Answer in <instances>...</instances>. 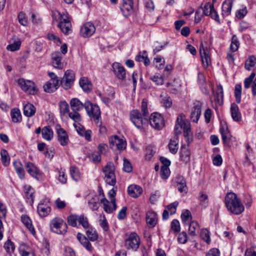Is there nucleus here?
<instances>
[{
	"instance_id": "f257e3e1",
	"label": "nucleus",
	"mask_w": 256,
	"mask_h": 256,
	"mask_svg": "<svg viewBox=\"0 0 256 256\" xmlns=\"http://www.w3.org/2000/svg\"><path fill=\"white\" fill-rule=\"evenodd\" d=\"M142 114L137 110H132L130 113V118L134 124L138 128H141L144 124H148V111L147 102L144 100L141 106Z\"/></svg>"
},
{
	"instance_id": "f03ea898",
	"label": "nucleus",
	"mask_w": 256,
	"mask_h": 256,
	"mask_svg": "<svg viewBox=\"0 0 256 256\" xmlns=\"http://www.w3.org/2000/svg\"><path fill=\"white\" fill-rule=\"evenodd\" d=\"M224 202L228 210L234 214H240L244 210V206L240 200L234 192H230L226 194Z\"/></svg>"
},
{
	"instance_id": "7ed1b4c3",
	"label": "nucleus",
	"mask_w": 256,
	"mask_h": 256,
	"mask_svg": "<svg viewBox=\"0 0 256 256\" xmlns=\"http://www.w3.org/2000/svg\"><path fill=\"white\" fill-rule=\"evenodd\" d=\"M52 22H58V26L61 32L65 34H68L72 31V24L68 14L66 12L62 14L55 10L52 12Z\"/></svg>"
},
{
	"instance_id": "20e7f679",
	"label": "nucleus",
	"mask_w": 256,
	"mask_h": 256,
	"mask_svg": "<svg viewBox=\"0 0 256 256\" xmlns=\"http://www.w3.org/2000/svg\"><path fill=\"white\" fill-rule=\"evenodd\" d=\"M176 124H178L179 130H183L185 140L188 145H189L193 140V135L190 122L186 119L184 114H181L177 117Z\"/></svg>"
},
{
	"instance_id": "39448f33",
	"label": "nucleus",
	"mask_w": 256,
	"mask_h": 256,
	"mask_svg": "<svg viewBox=\"0 0 256 256\" xmlns=\"http://www.w3.org/2000/svg\"><path fill=\"white\" fill-rule=\"evenodd\" d=\"M50 226L51 231L57 234L64 235L67 232V224L61 218L56 217L52 220Z\"/></svg>"
},
{
	"instance_id": "423d86ee",
	"label": "nucleus",
	"mask_w": 256,
	"mask_h": 256,
	"mask_svg": "<svg viewBox=\"0 0 256 256\" xmlns=\"http://www.w3.org/2000/svg\"><path fill=\"white\" fill-rule=\"evenodd\" d=\"M85 110L90 119L98 124L101 118L99 106L92 104L90 100H86L85 102Z\"/></svg>"
},
{
	"instance_id": "0eeeda50",
	"label": "nucleus",
	"mask_w": 256,
	"mask_h": 256,
	"mask_svg": "<svg viewBox=\"0 0 256 256\" xmlns=\"http://www.w3.org/2000/svg\"><path fill=\"white\" fill-rule=\"evenodd\" d=\"M114 166L112 162H109L102 168L104 174V180L107 184L114 186L116 183L114 174Z\"/></svg>"
},
{
	"instance_id": "6e6552de",
	"label": "nucleus",
	"mask_w": 256,
	"mask_h": 256,
	"mask_svg": "<svg viewBox=\"0 0 256 256\" xmlns=\"http://www.w3.org/2000/svg\"><path fill=\"white\" fill-rule=\"evenodd\" d=\"M140 238L136 232H130L126 234L125 245L128 250L136 251L140 245Z\"/></svg>"
},
{
	"instance_id": "1a4fd4ad",
	"label": "nucleus",
	"mask_w": 256,
	"mask_h": 256,
	"mask_svg": "<svg viewBox=\"0 0 256 256\" xmlns=\"http://www.w3.org/2000/svg\"><path fill=\"white\" fill-rule=\"evenodd\" d=\"M200 54L202 64L206 68L211 64L210 50L206 42L202 41L200 46Z\"/></svg>"
},
{
	"instance_id": "9d476101",
	"label": "nucleus",
	"mask_w": 256,
	"mask_h": 256,
	"mask_svg": "<svg viewBox=\"0 0 256 256\" xmlns=\"http://www.w3.org/2000/svg\"><path fill=\"white\" fill-rule=\"evenodd\" d=\"M109 142L112 148H116L118 150H123L126 148V142L123 138L114 135L109 138Z\"/></svg>"
},
{
	"instance_id": "9b49d317",
	"label": "nucleus",
	"mask_w": 256,
	"mask_h": 256,
	"mask_svg": "<svg viewBox=\"0 0 256 256\" xmlns=\"http://www.w3.org/2000/svg\"><path fill=\"white\" fill-rule=\"evenodd\" d=\"M18 84L24 91L30 94H34L37 92L34 83L30 80L20 78L18 80Z\"/></svg>"
},
{
	"instance_id": "f8f14e48",
	"label": "nucleus",
	"mask_w": 256,
	"mask_h": 256,
	"mask_svg": "<svg viewBox=\"0 0 256 256\" xmlns=\"http://www.w3.org/2000/svg\"><path fill=\"white\" fill-rule=\"evenodd\" d=\"M56 130L57 135V140L60 144L62 146H68L70 140L66 131L62 128L58 124L56 126Z\"/></svg>"
},
{
	"instance_id": "ddd939ff",
	"label": "nucleus",
	"mask_w": 256,
	"mask_h": 256,
	"mask_svg": "<svg viewBox=\"0 0 256 256\" xmlns=\"http://www.w3.org/2000/svg\"><path fill=\"white\" fill-rule=\"evenodd\" d=\"M223 89L222 86L217 87L216 92H214L211 97V102L214 108H218V106L223 104Z\"/></svg>"
},
{
	"instance_id": "4468645a",
	"label": "nucleus",
	"mask_w": 256,
	"mask_h": 256,
	"mask_svg": "<svg viewBox=\"0 0 256 256\" xmlns=\"http://www.w3.org/2000/svg\"><path fill=\"white\" fill-rule=\"evenodd\" d=\"M174 136L170 140L168 146L170 152L172 154H176L178 148V134L180 133L178 124H176L174 127Z\"/></svg>"
},
{
	"instance_id": "2eb2a0df",
	"label": "nucleus",
	"mask_w": 256,
	"mask_h": 256,
	"mask_svg": "<svg viewBox=\"0 0 256 256\" xmlns=\"http://www.w3.org/2000/svg\"><path fill=\"white\" fill-rule=\"evenodd\" d=\"M202 12L204 15L210 16L216 22L220 24V20L217 12L214 8V5L210 2L206 3L202 8Z\"/></svg>"
},
{
	"instance_id": "dca6fc26",
	"label": "nucleus",
	"mask_w": 256,
	"mask_h": 256,
	"mask_svg": "<svg viewBox=\"0 0 256 256\" xmlns=\"http://www.w3.org/2000/svg\"><path fill=\"white\" fill-rule=\"evenodd\" d=\"M74 80V74L72 70H67L61 80V84L65 90L70 88Z\"/></svg>"
},
{
	"instance_id": "f3484780",
	"label": "nucleus",
	"mask_w": 256,
	"mask_h": 256,
	"mask_svg": "<svg viewBox=\"0 0 256 256\" xmlns=\"http://www.w3.org/2000/svg\"><path fill=\"white\" fill-rule=\"evenodd\" d=\"M150 123L152 127L160 130L164 126V120L161 115L157 112L152 114L149 118Z\"/></svg>"
},
{
	"instance_id": "a211bd4d",
	"label": "nucleus",
	"mask_w": 256,
	"mask_h": 256,
	"mask_svg": "<svg viewBox=\"0 0 256 256\" xmlns=\"http://www.w3.org/2000/svg\"><path fill=\"white\" fill-rule=\"evenodd\" d=\"M112 70L116 78L121 80H125L126 76V70L120 63L114 62L112 64Z\"/></svg>"
},
{
	"instance_id": "6ab92c4d",
	"label": "nucleus",
	"mask_w": 256,
	"mask_h": 256,
	"mask_svg": "<svg viewBox=\"0 0 256 256\" xmlns=\"http://www.w3.org/2000/svg\"><path fill=\"white\" fill-rule=\"evenodd\" d=\"M96 31V28L93 24L88 22L84 24L81 28L80 35L84 38L92 36Z\"/></svg>"
},
{
	"instance_id": "aec40b11",
	"label": "nucleus",
	"mask_w": 256,
	"mask_h": 256,
	"mask_svg": "<svg viewBox=\"0 0 256 256\" xmlns=\"http://www.w3.org/2000/svg\"><path fill=\"white\" fill-rule=\"evenodd\" d=\"M202 103L200 101L194 102V106L190 114V119L194 122H197L201 115V108Z\"/></svg>"
},
{
	"instance_id": "412c9836",
	"label": "nucleus",
	"mask_w": 256,
	"mask_h": 256,
	"mask_svg": "<svg viewBox=\"0 0 256 256\" xmlns=\"http://www.w3.org/2000/svg\"><path fill=\"white\" fill-rule=\"evenodd\" d=\"M116 198H112L110 202H109L106 198H104L101 200L100 202L104 205V211L108 214H111L116 208Z\"/></svg>"
},
{
	"instance_id": "4be33fe9",
	"label": "nucleus",
	"mask_w": 256,
	"mask_h": 256,
	"mask_svg": "<svg viewBox=\"0 0 256 256\" xmlns=\"http://www.w3.org/2000/svg\"><path fill=\"white\" fill-rule=\"evenodd\" d=\"M133 0H122L120 10L124 16H128L133 11Z\"/></svg>"
},
{
	"instance_id": "5701e85b",
	"label": "nucleus",
	"mask_w": 256,
	"mask_h": 256,
	"mask_svg": "<svg viewBox=\"0 0 256 256\" xmlns=\"http://www.w3.org/2000/svg\"><path fill=\"white\" fill-rule=\"evenodd\" d=\"M62 56L59 52H55L52 54V60L54 68L58 69H62L64 67V64L62 62Z\"/></svg>"
},
{
	"instance_id": "b1692460",
	"label": "nucleus",
	"mask_w": 256,
	"mask_h": 256,
	"mask_svg": "<svg viewBox=\"0 0 256 256\" xmlns=\"http://www.w3.org/2000/svg\"><path fill=\"white\" fill-rule=\"evenodd\" d=\"M59 86V80H50L44 86V90L48 93L55 92Z\"/></svg>"
},
{
	"instance_id": "393cba45",
	"label": "nucleus",
	"mask_w": 256,
	"mask_h": 256,
	"mask_svg": "<svg viewBox=\"0 0 256 256\" xmlns=\"http://www.w3.org/2000/svg\"><path fill=\"white\" fill-rule=\"evenodd\" d=\"M76 238L81 244L88 252H92L93 250V248L91 244L89 242V240L84 236L83 234L78 232L77 234Z\"/></svg>"
},
{
	"instance_id": "a878e982",
	"label": "nucleus",
	"mask_w": 256,
	"mask_h": 256,
	"mask_svg": "<svg viewBox=\"0 0 256 256\" xmlns=\"http://www.w3.org/2000/svg\"><path fill=\"white\" fill-rule=\"evenodd\" d=\"M70 106L72 112H79L84 108H85V102L82 103L77 98H72L70 100Z\"/></svg>"
},
{
	"instance_id": "bb28decb",
	"label": "nucleus",
	"mask_w": 256,
	"mask_h": 256,
	"mask_svg": "<svg viewBox=\"0 0 256 256\" xmlns=\"http://www.w3.org/2000/svg\"><path fill=\"white\" fill-rule=\"evenodd\" d=\"M128 194L132 197L138 198L142 192V188L137 185H130L128 188Z\"/></svg>"
},
{
	"instance_id": "cd10ccee",
	"label": "nucleus",
	"mask_w": 256,
	"mask_h": 256,
	"mask_svg": "<svg viewBox=\"0 0 256 256\" xmlns=\"http://www.w3.org/2000/svg\"><path fill=\"white\" fill-rule=\"evenodd\" d=\"M37 211L41 217H45L47 216L51 211L50 206L47 204L40 203L38 206Z\"/></svg>"
},
{
	"instance_id": "c85d7f7f",
	"label": "nucleus",
	"mask_w": 256,
	"mask_h": 256,
	"mask_svg": "<svg viewBox=\"0 0 256 256\" xmlns=\"http://www.w3.org/2000/svg\"><path fill=\"white\" fill-rule=\"evenodd\" d=\"M158 217L156 214L152 211H149L146 214V222L150 227H154L156 224Z\"/></svg>"
},
{
	"instance_id": "c756f323",
	"label": "nucleus",
	"mask_w": 256,
	"mask_h": 256,
	"mask_svg": "<svg viewBox=\"0 0 256 256\" xmlns=\"http://www.w3.org/2000/svg\"><path fill=\"white\" fill-rule=\"evenodd\" d=\"M233 2L232 0H226L222 6V15L224 17L229 16L232 11Z\"/></svg>"
},
{
	"instance_id": "7c9ffc66",
	"label": "nucleus",
	"mask_w": 256,
	"mask_h": 256,
	"mask_svg": "<svg viewBox=\"0 0 256 256\" xmlns=\"http://www.w3.org/2000/svg\"><path fill=\"white\" fill-rule=\"evenodd\" d=\"M220 130L224 144H228L231 140L232 135L228 128L222 127Z\"/></svg>"
},
{
	"instance_id": "2f4dec72",
	"label": "nucleus",
	"mask_w": 256,
	"mask_h": 256,
	"mask_svg": "<svg viewBox=\"0 0 256 256\" xmlns=\"http://www.w3.org/2000/svg\"><path fill=\"white\" fill-rule=\"evenodd\" d=\"M25 168L28 173L34 178H36L39 174V170L38 168L31 162H26Z\"/></svg>"
},
{
	"instance_id": "473e14b6",
	"label": "nucleus",
	"mask_w": 256,
	"mask_h": 256,
	"mask_svg": "<svg viewBox=\"0 0 256 256\" xmlns=\"http://www.w3.org/2000/svg\"><path fill=\"white\" fill-rule=\"evenodd\" d=\"M42 137L46 140H50L54 136V132L49 126H46L42 128Z\"/></svg>"
},
{
	"instance_id": "72a5a7b5",
	"label": "nucleus",
	"mask_w": 256,
	"mask_h": 256,
	"mask_svg": "<svg viewBox=\"0 0 256 256\" xmlns=\"http://www.w3.org/2000/svg\"><path fill=\"white\" fill-rule=\"evenodd\" d=\"M86 234L88 239L91 242H95L98 239V234L96 229L92 226H90L86 229Z\"/></svg>"
},
{
	"instance_id": "f704fd0d",
	"label": "nucleus",
	"mask_w": 256,
	"mask_h": 256,
	"mask_svg": "<svg viewBox=\"0 0 256 256\" xmlns=\"http://www.w3.org/2000/svg\"><path fill=\"white\" fill-rule=\"evenodd\" d=\"M230 112L232 117L234 121L238 122L240 120L241 114L239 112L238 106L235 104H231Z\"/></svg>"
},
{
	"instance_id": "c9c22d12",
	"label": "nucleus",
	"mask_w": 256,
	"mask_h": 256,
	"mask_svg": "<svg viewBox=\"0 0 256 256\" xmlns=\"http://www.w3.org/2000/svg\"><path fill=\"white\" fill-rule=\"evenodd\" d=\"M36 112L35 106L30 103H28L24 106V114L28 117L33 116Z\"/></svg>"
},
{
	"instance_id": "e433bc0d",
	"label": "nucleus",
	"mask_w": 256,
	"mask_h": 256,
	"mask_svg": "<svg viewBox=\"0 0 256 256\" xmlns=\"http://www.w3.org/2000/svg\"><path fill=\"white\" fill-rule=\"evenodd\" d=\"M13 165L20 178H23L24 177V171L21 162L20 160H14Z\"/></svg>"
},
{
	"instance_id": "4c0bfd02",
	"label": "nucleus",
	"mask_w": 256,
	"mask_h": 256,
	"mask_svg": "<svg viewBox=\"0 0 256 256\" xmlns=\"http://www.w3.org/2000/svg\"><path fill=\"white\" fill-rule=\"evenodd\" d=\"M21 44L20 39L17 37L14 38V42L7 46L6 49L11 52L18 50L20 49Z\"/></svg>"
},
{
	"instance_id": "58836bf2",
	"label": "nucleus",
	"mask_w": 256,
	"mask_h": 256,
	"mask_svg": "<svg viewBox=\"0 0 256 256\" xmlns=\"http://www.w3.org/2000/svg\"><path fill=\"white\" fill-rule=\"evenodd\" d=\"M79 83L80 87L86 92H88L92 89V84L87 78H81Z\"/></svg>"
},
{
	"instance_id": "ea45409f",
	"label": "nucleus",
	"mask_w": 256,
	"mask_h": 256,
	"mask_svg": "<svg viewBox=\"0 0 256 256\" xmlns=\"http://www.w3.org/2000/svg\"><path fill=\"white\" fill-rule=\"evenodd\" d=\"M10 116L14 122H20L22 121V115L18 108H14L12 109Z\"/></svg>"
},
{
	"instance_id": "a19ab883",
	"label": "nucleus",
	"mask_w": 256,
	"mask_h": 256,
	"mask_svg": "<svg viewBox=\"0 0 256 256\" xmlns=\"http://www.w3.org/2000/svg\"><path fill=\"white\" fill-rule=\"evenodd\" d=\"M21 219L22 223L26 226L28 229V230L32 234L35 233L34 229L32 222L28 216L26 215H22L21 216Z\"/></svg>"
},
{
	"instance_id": "79ce46f5",
	"label": "nucleus",
	"mask_w": 256,
	"mask_h": 256,
	"mask_svg": "<svg viewBox=\"0 0 256 256\" xmlns=\"http://www.w3.org/2000/svg\"><path fill=\"white\" fill-rule=\"evenodd\" d=\"M180 158L186 163H187L190 160V152L187 148L183 146H182L180 151Z\"/></svg>"
},
{
	"instance_id": "37998d69",
	"label": "nucleus",
	"mask_w": 256,
	"mask_h": 256,
	"mask_svg": "<svg viewBox=\"0 0 256 256\" xmlns=\"http://www.w3.org/2000/svg\"><path fill=\"white\" fill-rule=\"evenodd\" d=\"M88 204V206L91 210H98L100 206L99 198L98 196H94L89 200Z\"/></svg>"
},
{
	"instance_id": "c03bdc74",
	"label": "nucleus",
	"mask_w": 256,
	"mask_h": 256,
	"mask_svg": "<svg viewBox=\"0 0 256 256\" xmlns=\"http://www.w3.org/2000/svg\"><path fill=\"white\" fill-rule=\"evenodd\" d=\"M59 108L61 116H64L66 114H68L70 112L69 106L65 100L61 101L60 102Z\"/></svg>"
},
{
	"instance_id": "a18cd8bd",
	"label": "nucleus",
	"mask_w": 256,
	"mask_h": 256,
	"mask_svg": "<svg viewBox=\"0 0 256 256\" xmlns=\"http://www.w3.org/2000/svg\"><path fill=\"white\" fill-rule=\"evenodd\" d=\"M80 215L76 214H71L68 216L67 220L68 224L73 226V227H77L78 226V222Z\"/></svg>"
},
{
	"instance_id": "49530a36",
	"label": "nucleus",
	"mask_w": 256,
	"mask_h": 256,
	"mask_svg": "<svg viewBox=\"0 0 256 256\" xmlns=\"http://www.w3.org/2000/svg\"><path fill=\"white\" fill-rule=\"evenodd\" d=\"M4 248L7 253L10 254L13 253L15 250L14 244L9 239L4 244Z\"/></svg>"
},
{
	"instance_id": "de8ad7c7",
	"label": "nucleus",
	"mask_w": 256,
	"mask_h": 256,
	"mask_svg": "<svg viewBox=\"0 0 256 256\" xmlns=\"http://www.w3.org/2000/svg\"><path fill=\"white\" fill-rule=\"evenodd\" d=\"M1 160L3 164L7 166L10 164V158L8 154V152L3 149L0 152Z\"/></svg>"
},
{
	"instance_id": "09e8293b",
	"label": "nucleus",
	"mask_w": 256,
	"mask_h": 256,
	"mask_svg": "<svg viewBox=\"0 0 256 256\" xmlns=\"http://www.w3.org/2000/svg\"><path fill=\"white\" fill-rule=\"evenodd\" d=\"M70 174L72 179L78 182L80 179V174L78 170L75 166H72L70 168Z\"/></svg>"
},
{
	"instance_id": "8fccbe9b",
	"label": "nucleus",
	"mask_w": 256,
	"mask_h": 256,
	"mask_svg": "<svg viewBox=\"0 0 256 256\" xmlns=\"http://www.w3.org/2000/svg\"><path fill=\"white\" fill-rule=\"evenodd\" d=\"M240 46V42L237 36L234 35L232 38L230 50L232 52H235L238 50Z\"/></svg>"
},
{
	"instance_id": "3c124183",
	"label": "nucleus",
	"mask_w": 256,
	"mask_h": 256,
	"mask_svg": "<svg viewBox=\"0 0 256 256\" xmlns=\"http://www.w3.org/2000/svg\"><path fill=\"white\" fill-rule=\"evenodd\" d=\"M78 224L79 225H81L84 229H87L90 227L88 218L84 214L80 215Z\"/></svg>"
},
{
	"instance_id": "603ef678",
	"label": "nucleus",
	"mask_w": 256,
	"mask_h": 256,
	"mask_svg": "<svg viewBox=\"0 0 256 256\" xmlns=\"http://www.w3.org/2000/svg\"><path fill=\"white\" fill-rule=\"evenodd\" d=\"M256 64V58L254 56H250L245 62V68L250 70Z\"/></svg>"
},
{
	"instance_id": "864d4df0",
	"label": "nucleus",
	"mask_w": 256,
	"mask_h": 256,
	"mask_svg": "<svg viewBox=\"0 0 256 256\" xmlns=\"http://www.w3.org/2000/svg\"><path fill=\"white\" fill-rule=\"evenodd\" d=\"M241 94H242V86L240 84H236L235 86L234 96L236 98V101L238 104H240V102Z\"/></svg>"
},
{
	"instance_id": "5fc2aeb1",
	"label": "nucleus",
	"mask_w": 256,
	"mask_h": 256,
	"mask_svg": "<svg viewBox=\"0 0 256 256\" xmlns=\"http://www.w3.org/2000/svg\"><path fill=\"white\" fill-rule=\"evenodd\" d=\"M156 85H162L164 83V78L162 75H154L150 78Z\"/></svg>"
},
{
	"instance_id": "6e6d98bb",
	"label": "nucleus",
	"mask_w": 256,
	"mask_h": 256,
	"mask_svg": "<svg viewBox=\"0 0 256 256\" xmlns=\"http://www.w3.org/2000/svg\"><path fill=\"white\" fill-rule=\"evenodd\" d=\"M68 114V116L76 122V124L80 122L82 120L81 116L78 112H70Z\"/></svg>"
},
{
	"instance_id": "4d7b16f0",
	"label": "nucleus",
	"mask_w": 256,
	"mask_h": 256,
	"mask_svg": "<svg viewBox=\"0 0 256 256\" xmlns=\"http://www.w3.org/2000/svg\"><path fill=\"white\" fill-rule=\"evenodd\" d=\"M200 237L207 244H209L210 242V232L207 229L204 228L200 232Z\"/></svg>"
},
{
	"instance_id": "13d9d810",
	"label": "nucleus",
	"mask_w": 256,
	"mask_h": 256,
	"mask_svg": "<svg viewBox=\"0 0 256 256\" xmlns=\"http://www.w3.org/2000/svg\"><path fill=\"white\" fill-rule=\"evenodd\" d=\"M26 196L28 199L33 200L34 190L30 186L26 185L24 186Z\"/></svg>"
},
{
	"instance_id": "bf43d9fd",
	"label": "nucleus",
	"mask_w": 256,
	"mask_h": 256,
	"mask_svg": "<svg viewBox=\"0 0 256 256\" xmlns=\"http://www.w3.org/2000/svg\"><path fill=\"white\" fill-rule=\"evenodd\" d=\"M200 204L204 207H206L208 204V196L206 194L201 192L200 196Z\"/></svg>"
},
{
	"instance_id": "052dcab7",
	"label": "nucleus",
	"mask_w": 256,
	"mask_h": 256,
	"mask_svg": "<svg viewBox=\"0 0 256 256\" xmlns=\"http://www.w3.org/2000/svg\"><path fill=\"white\" fill-rule=\"evenodd\" d=\"M198 228V224L197 222H190L188 228V234L192 236L196 234V230Z\"/></svg>"
},
{
	"instance_id": "680f3d73",
	"label": "nucleus",
	"mask_w": 256,
	"mask_h": 256,
	"mask_svg": "<svg viewBox=\"0 0 256 256\" xmlns=\"http://www.w3.org/2000/svg\"><path fill=\"white\" fill-rule=\"evenodd\" d=\"M170 174V170L168 167L162 166L160 168V174L161 178L164 180L168 178Z\"/></svg>"
},
{
	"instance_id": "e2e57ef3",
	"label": "nucleus",
	"mask_w": 256,
	"mask_h": 256,
	"mask_svg": "<svg viewBox=\"0 0 256 256\" xmlns=\"http://www.w3.org/2000/svg\"><path fill=\"white\" fill-rule=\"evenodd\" d=\"M58 181L62 183V184H65L67 182V178L65 174V172L64 170L60 169L58 170Z\"/></svg>"
},
{
	"instance_id": "0e129e2a",
	"label": "nucleus",
	"mask_w": 256,
	"mask_h": 256,
	"mask_svg": "<svg viewBox=\"0 0 256 256\" xmlns=\"http://www.w3.org/2000/svg\"><path fill=\"white\" fill-rule=\"evenodd\" d=\"M255 74L254 72H252L248 78L244 80V86L246 88L248 89L250 88L252 82H254V79L255 77Z\"/></svg>"
},
{
	"instance_id": "69168bd1",
	"label": "nucleus",
	"mask_w": 256,
	"mask_h": 256,
	"mask_svg": "<svg viewBox=\"0 0 256 256\" xmlns=\"http://www.w3.org/2000/svg\"><path fill=\"white\" fill-rule=\"evenodd\" d=\"M204 14L202 12V6L199 7L198 10H196V14H195V16H194V22L196 23L199 22L202 18L204 16Z\"/></svg>"
},
{
	"instance_id": "338daca9",
	"label": "nucleus",
	"mask_w": 256,
	"mask_h": 256,
	"mask_svg": "<svg viewBox=\"0 0 256 256\" xmlns=\"http://www.w3.org/2000/svg\"><path fill=\"white\" fill-rule=\"evenodd\" d=\"M18 19L19 23L24 26H26L28 24V20L26 16V14L22 12H20L19 13Z\"/></svg>"
},
{
	"instance_id": "774afa93",
	"label": "nucleus",
	"mask_w": 256,
	"mask_h": 256,
	"mask_svg": "<svg viewBox=\"0 0 256 256\" xmlns=\"http://www.w3.org/2000/svg\"><path fill=\"white\" fill-rule=\"evenodd\" d=\"M178 205V202L176 201L174 202L167 206L166 210H168L170 214H173L176 213Z\"/></svg>"
}]
</instances>
